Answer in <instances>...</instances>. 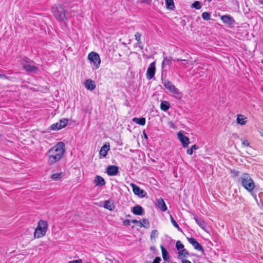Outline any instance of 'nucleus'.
I'll return each mask as SVG.
<instances>
[{
  "mask_svg": "<svg viewBox=\"0 0 263 263\" xmlns=\"http://www.w3.org/2000/svg\"><path fill=\"white\" fill-rule=\"evenodd\" d=\"M106 172L109 176H116L119 173V168L116 165H109L107 167Z\"/></svg>",
  "mask_w": 263,
  "mask_h": 263,
  "instance_id": "11",
  "label": "nucleus"
},
{
  "mask_svg": "<svg viewBox=\"0 0 263 263\" xmlns=\"http://www.w3.org/2000/svg\"><path fill=\"white\" fill-rule=\"evenodd\" d=\"M161 260V259L160 257H156L154 260L153 261V263H160Z\"/></svg>",
  "mask_w": 263,
  "mask_h": 263,
  "instance_id": "42",
  "label": "nucleus"
},
{
  "mask_svg": "<svg viewBox=\"0 0 263 263\" xmlns=\"http://www.w3.org/2000/svg\"><path fill=\"white\" fill-rule=\"evenodd\" d=\"M221 20L225 24L229 25H232L234 24L235 21L234 18L230 15H224L221 16Z\"/></svg>",
  "mask_w": 263,
  "mask_h": 263,
  "instance_id": "13",
  "label": "nucleus"
},
{
  "mask_svg": "<svg viewBox=\"0 0 263 263\" xmlns=\"http://www.w3.org/2000/svg\"><path fill=\"white\" fill-rule=\"evenodd\" d=\"M88 59L93 63L96 69L100 67L101 63V60L99 54L95 52H91L88 54Z\"/></svg>",
  "mask_w": 263,
  "mask_h": 263,
  "instance_id": "6",
  "label": "nucleus"
},
{
  "mask_svg": "<svg viewBox=\"0 0 263 263\" xmlns=\"http://www.w3.org/2000/svg\"><path fill=\"white\" fill-rule=\"evenodd\" d=\"M139 226L140 227H144L147 229L149 227V222L147 219H142L139 221Z\"/></svg>",
  "mask_w": 263,
  "mask_h": 263,
  "instance_id": "28",
  "label": "nucleus"
},
{
  "mask_svg": "<svg viewBox=\"0 0 263 263\" xmlns=\"http://www.w3.org/2000/svg\"><path fill=\"white\" fill-rule=\"evenodd\" d=\"M132 222L133 223H139V221L137 220H136V219H133L132 220Z\"/></svg>",
  "mask_w": 263,
  "mask_h": 263,
  "instance_id": "46",
  "label": "nucleus"
},
{
  "mask_svg": "<svg viewBox=\"0 0 263 263\" xmlns=\"http://www.w3.org/2000/svg\"><path fill=\"white\" fill-rule=\"evenodd\" d=\"M181 60L179 59H177V60H176L175 61H180Z\"/></svg>",
  "mask_w": 263,
  "mask_h": 263,
  "instance_id": "50",
  "label": "nucleus"
},
{
  "mask_svg": "<svg viewBox=\"0 0 263 263\" xmlns=\"http://www.w3.org/2000/svg\"><path fill=\"white\" fill-rule=\"evenodd\" d=\"M170 219H171V222L173 224V225L177 229V230L180 231V232H182V229L179 227V225L177 224V223L176 222V221L175 220V219H174L173 217L171 215L170 216Z\"/></svg>",
  "mask_w": 263,
  "mask_h": 263,
  "instance_id": "31",
  "label": "nucleus"
},
{
  "mask_svg": "<svg viewBox=\"0 0 263 263\" xmlns=\"http://www.w3.org/2000/svg\"><path fill=\"white\" fill-rule=\"evenodd\" d=\"M178 138L181 142L182 146L184 148L188 147L190 143V139L187 137L179 133L178 134Z\"/></svg>",
  "mask_w": 263,
  "mask_h": 263,
  "instance_id": "10",
  "label": "nucleus"
},
{
  "mask_svg": "<svg viewBox=\"0 0 263 263\" xmlns=\"http://www.w3.org/2000/svg\"><path fill=\"white\" fill-rule=\"evenodd\" d=\"M231 174L233 177L238 176L239 174V172L236 170H231Z\"/></svg>",
  "mask_w": 263,
  "mask_h": 263,
  "instance_id": "39",
  "label": "nucleus"
},
{
  "mask_svg": "<svg viewBox=\"0 0 263 263\" xmlns=\"http://www.w3.org/2000/svg\"><path fill=\"white\" fill-rule=\"evenodd\" d=\"M202 17L203 20L205 21H209L211 18V14L210 13L207 12H204L202 14Z\"/></svg>",
  "mask_w": 263,
  "mask_h": 263,
  "instance_id": "34",
  "label": "nucleus"
},
{
  "mask_svg": "<svg viewBox=\"0 0 263 263\" xmlns=\"http://www.w3.org/2000/svg\"><path fill=\"white\" fill-rule=\"evenodd\" d=\"M104 208L109 210H112V204L110 203V202L108 200H106L104 202Z\"/></svg>",
  "mask_w": 263,
  "mask_h": 263,
  "instance_id": "33",
  "label": "nucleus"
},
{
  "mask_svg": "<svg viewBox=\"0 0 263 263\" xmlns=\"http://www.w3.org/2000/svg\"><path fill=\"white\" fill-rule=\"evenodd\" d=\"M259 1L261 4H263V0H259Z\"/></svg>",
  "mask_w": 263,
  "mask_h": 263,
  "instance_id": "49",
  "label": "nucleus"
},
{
  "mask_svg": "<svg viewBox=\"0 0 263 263\" xmlns=\"http://www.w3.org/2000/svg\"><path fill=\"white\" fill-rule=\"evenodd\" d=\"M176 87H175V86L174 84H173L168 90L171 93V92H172L175 89H176Z\"/></svg>",
  "mask_w": 263,
  "mask_h": 263,
  "instance_id": "43",
  "label": "nucleus"
},
{
  "mask_svg": "<svg viewBox=\"0 0 263 263\" xmlns=\"http://www.w3.org/2000/svg\"><path fill=\"white\" fill-rule=\"evenodd\" d=\"M178 255L180 258L187 257L189 255V253L186 249L184 248L182 250L179 251Z\"/></svg>",
  "mask_w": 263,
  "mask_h": 263,
  "instance_id": "29",
  "label": "nucleus"
},
{
  "mask_svg": "<svg viewBox=\"0 0 263 263\" xmlns=\"http://www.w3.org/2000/svg\"><path fill=\"white\" fill-rule=\"evenodd\" d=\"M64 153V143L62 142H58L48 151V163L52 165L58 162L62 158Z\"/></svg>",
  "mask_w": 263,
  "mask_h": 263,
  "instance_id": "1",
  "label": "nucleus"
},
{
  "mask_svg": "<svg viewBox=\"0 0 263 263\" xmlns=\"http://www.w3.org/2000/svg\"><path fill=\"white\" fill-rule=\"evenodd\" d=\"M94 183L96 186L101 187L105 184V180L100 176L97 175L95 177Z\"/></svg>",
  "mask_w": 263,
  "mask_h": 263,
  "instance_id": "16",
  "label": "nucleus"
},
{
  "mask_svg": "<svg viewBox=\"0 0 263 263\" xmlns=\"http://www.w3.org/2000/svg\"><path fill=\"white\" fill-rule=\"evenodd\" d=\"M131 186L133 189V191L135 195H138L141 198L144 197L146 196V193L136 184L132 183Z\"/></svg>",
  "mask_w": 263,
  "mask_h": 263,
  "instance_id": "9",
  "label": "nucleus"
},
{
  "mask_svg": "<svg viewBox=\"0 0 263 263\" xmlns=\"http://www.w3.org/2000/svg\"><path fill=\"white\" fill-rule=\"evenodd\" d=\"M193 8H194L197 10L200 9L201 8L200 2L199 1H195L192 5Z\"/></svg>",
  "mask_w": 263,
  "mask_h": 263,
  "instance_id": "36",
  "label": "nucleus"
},
{
  "mask_svg": "<svg viewBox=\"0 0 263 263\" xmlns=\"http://www.w3.org/2000/svg\"><path fill=\"white\" fill-rule=\"evenodd\" d=\"M242 186L249 192H252L255 187L253 180L247 173L243 174L240 177Z\"/></svg>",
  "mask_w": 263,
  "mask_h": 263,
  "instance_id": "3",
  "label": "nucleus"
},
{
  "mask_svg": "<svg viewBox=\"0 0 263 263\" xmlns=\"http://www.w3.org/2000/svg\"><path fill=\"white\" fill-rule=\"evenodd\" d=\"M158 234V232L157 230H153L152 231V232H151V240H153V239H155V237L157 236Z\"/></svg>",
  "mask_w": 263,
  "mask_h": 263,
  "instance_id": "38",
  "label": "nucleus"
},
{
  "mask_svg": "<svg viewBox=\"0 0 263 263\" xmlns=\"http://www.w3.org/2000/svg\"><path fill=\"white\" fill-rule=\"evenodd\" d=\"M176 249L179 251L184 249L183 245L179 240L177 241L176 243Z\"/></svg>",
  "mask_w": 263,
  "mask_h": 263,
  "instance_id": "35",
  "label": "nucleus"
},
{
  "mask_svg": "<svg viewBox=\"0 0 263 263\" xmlns=\"http://www.w3.org/2000/svg\"><path fill=\"white\" fill-rule=\"evenodd\" d=\"M163 85L167 89H168L173 84L171 82L166 80L164 81Z\"/></svg>",
  "mask_w": 263,
  "mask_h": 263,
  "instance_id": "37",
  "label": "nucleus"
},
{
  "mask_svg": "<svg viewBox=\"0 0 263 263\" xmlns=\"http://www.w3.org/2000/svg\"><path fill=\"white\" fill-rule=\"evenodd\" d=\"M48 229V223L46 221L41 220L38 222L36 228L35 229L34 237L40 238L44 236Z\"/></svg>",
  "mask_w": 263,
  "mask_h": 263,
  "instance_id": "2",
  "label": "nucleus"
},
{
  "mask_svg": "<svg viewBox=\"0 0 263 263\" xmlns=\"http://www.w3.org/2000/svg\"><path fill=\"white\" fill-rule=\"evenodd\" d=\"M262 89H263V88Z\"/></svg>",
  "mask_w": 263,
  "mask_h": 263,
  "instance_id": "54",
  "label": "nucleus"
},
{
  "mask_svg": "<svg viewBox=\"0 0 263 263\" xmlns=\"http://www.w3.org/2000/svg\"><path fill=\"white\" fill-rule=\"evenodd\" d=\"M194 219L197 222V223L198 224V226L202 228V229L204 230L206 227V223L204 222L203 220L202 219L199 218L197 215H194Z\"/></svg>",
  "mask_w": 263,
  "mask_h": 263,
  "instance_id": "19",
  "label": "nucleus"
},
{
  "mask_svg": "<svg viewBox=\"0 0 263 263\" xmlns=\"http://www.w3.org/2000/svg\"><path fill=\"white\" fill-rule=\"evenodd\" d=\"M68 263H82V260L81 259H79L77 260L70 261Z\"/></svg>",
  "mask_w": 263,
  "mask_h": 263,
  "instance_id": "40",
  "label": "nucleus"
},
{
  "mask_svg": "<svg viewBox=\"0 0 263 263\" xmlns=\"http://www.w3.org/2000/svg\"><path fill=\"white\" fill-rule=\"evenodd\" d=\"M109 150V145L105 144L101 147L99 152V154L103 157H105L107 155V152Z\"/></svg>",
  "mask_w": 263,
  "mask_h": 263,
  "instance_id": "20",
  "label": "nucleus"
},
{
  "mask_svg": "<svg viewBox=\"0 0 263 263\" xmlns=\"http://www.w3.org/2000/svg\"><path fill=\"white\" fill-rule=\"evenodd\" d=\"M155 72H156L155 62H154L150 64L148 68H147L146 73L147 79H148V80L152 79L155 76Z\"/></svg>",
  "mask_w": 263,
  "mask_h": 263,
  "instance_id": "8",
  "label": "nucleus"
},
{
  "mask_svg": "<svg viewBox=\"0 0 263 263\" xmlns=\"http://www.w3.org/2000/svg\"><path fill=\"white\" fill-rule=\"evenodd\" d=\"M52 12L57 20L59 21H63L65 18V10L61 5L53 7L52 8Z\"/></svg>",
  "mask_w": 263,
  "mask_h": 263,
  "instance_id": "5",
  "label": "nucleus"
},
{
  "mask_svg": "<svg viewBox=\"0 0 263 263\" xmlns=\"http://www.w3.org/2000/svg\"><path fill=\"white\" fill-rule=\"evenodd\" d=\"M141 36V34L138 32H136L135 35V39L137 41V43L139 44V47L141 48V49H143V46L142 45Z\"/></svg>",
  "mask_w": 263,
  "mask_h": 263,
  "instance_id": "27",
  "label": "nucleus"
},
{
  "mask_svg": "<svg viewBox=\"0 0 263 263\" xmlns=\"http://www.w3.org/2000/svg\"><path fill=\"white\" fill-rule=\"evenodd\" d=\"M182 263H192L190 261L186 260V259H182Z\"/></svg>",
  "mask_w": 263,
  "mask_h": 263,
  "instance_id": "45",
  "label": "nucleus"
},
{
  "mask_svg": "<svg viewBox=\"0 0 263 263\" xmlns=\"http://www.w3.org/2000/svg\"><path fill=\"white\" fill-rule=\"evenodd\" d=\"M172 95L176 99L180 100L182 97V93L179 91L178 89L176 88L172 92H171Z\"/></svg>",
  "mask_w": 263,
  "mask_h": 263,
  "instance_id": "24",
  "label": "nucleus"
},
{
  "mask_svg": "<svg viewBox=\"0 0 263 263\" xmlns=\"http://www.w3.org/2000/svg\"><path fill=\"white\" fill-rule=\"evenodd\" d=\"M199 147L197 146L196 144H194L191 146V148L187 149L186 151V153L188 155H191L193 154L194 151L198 149Z\"/></svg>",
  "mask_w": 263,
  "mask_h": 263,
  "instance_id": "32",
  "label": "nucleus"
},
{
  "mask_svg": "<svg viewBox=\"0 0 263 263\" xmlns=\"http://www.w3.org/2000/svg\"><path fill=\"white\" fill-rule=\"evenodd\" d=\"M84 86L86 89L90 90H93L96 88L94 82L90 79H87L85 81Z\"/></svg>",
  "mask_w": 263,
  "mask_h": 263,
  "instance_id": "17",
  "label": "nucleus"
},
{
  "mask_svg": "<svg viewBox=\"0 0 263 263\" xmlns=\"http://www.w3.org/2000/svg\"><path fill=\"white\" fill-rule=\"evenodd\" d=\"M165 3L167 9L173 10L175 8L173 0H165Z\"/></svg>",
  "mask_w": 263,
  "mask_h": 263,
  "instance_id": "26",
  "label": "nucleus"
},
{
  "mask_svg": "<svg viewBox=\"0 0 263 263\" xmlns=\"http://www.w3.org/2000/svg\"><path fill=\"white\" fill-rule=\"evenodd\" d=\"M180 61H183L184 62H186V63H189V62H188L187 60H185V59L181 60Z\"/></svg>",
  "mask_w": 263,
  "mask_h": 263,
  "instance_id": "48",
  "label": "nucleus"
},
{
  "mask_svg": "<svg viewBox=\"0 0 263 263\" xmlns=\"http://www.w3.org/2000/svg\"><path fill=\"white\" fill-rule=\"evenodd\" d=\"M261 136L263 137V133H261Z\"/></svg>",
  "mask_w": 263,
  "mask_h": 263,
  "instance_id": "53",
  "label": "nucleus"
},
{
  "mask_svg": "<svg viewBox=\"0 0 263 263\" xmlns=\"http://www.w3.org/2000/svg\"><path fill=\"white\" fill-rule=\"evenodd\" d=\"M206 1H208V2H210L212 1V0H205Z\"/></svg>",
  "mask_w": 263,
  "mask_h": 263,
  "instance_id": "51",
  "label": "nucleus"
},
{
  "mask_svg": "<svg viewBox=\"0 0 263 263\" xmlns=\"http://www.w3.org/2000/svg\"><path fill=\"white\" fill-rule=\"evenodd\" d=\"M63 176V173H55L52 174L51 176L52 179L55 181L60 180Z\"/></svg>",
  "mask_w": 263,
  "mask_h": 263,
  "instance_id": "30",
  "label": "nucleus"
},
{
  "mask_svg": "<svg viewBox=\"0 0 263 263\" xmlns=\"http://www.w3.org/2000/svg\"><path fill=\"white\" fill-rule=\"evenodd\" d=\"M156 206L160 209L162 212H164L167 210V206L162 198H160L157 200Z\"/></svg>",
  "mask_w": 263,
  "mask_h": 263,
  "instance_id": "15",
  "label": "nucleus"
},
{
  "mask_svg": "<svg viewBox=\"0 0 263 263\" xmlns=\"http://www.w3.org/2000/svg\"><path fill=\"white\" fill-rule=\"evenodd\" d=\"M23 68L28 72L36 73L39 71V68L35 66V63L29 59L22 61Z\"/></svg>",
  "mask_w": 263,
  "mask_h": 263,
  "instance_id": "4",
  "label": "nucleus"
},
{
  "mask_svg": "<svg viewBox=\"0 0 263 263\" xmlns=\"http://www.w3.org/2000/svg\"><path fill=\"white\" fill-rule=\"evenodd\" d=\"M133 122L140 125H144L146 123V119L145 118H137L135 117L132 119Z\"/></svg>",
  "mask_w": 263,
  "mask_h": 263,
  "instance_id": "22",
  "label": "nucleus"
},
{
  "mask_svg": "<svg viewBox=\"0 0 263 263\" xmlns=\"http://www.w3.org/2000/svg\"><path fill=\"white\" fill-rule=\"evenodd\" d=\"M187 240H188L189 242L191 244H192V245L194 247V248L196 250L200 251L202 252L204 251L203 247L201 246V245L199 243H198L196 241V240L195 238H192V237L187 238Z\"/></svg>",
  "mask_w": 263,
  "mask_h": 263,
  "instance_id": "12",
  "label": "nucleus"
},
{
  "mask_svg": "<svg viewBox=\"0 0 263 263\" xmlns=\"http://www.w3.org/2000/svg\"><path fill=\"white\" fill-rule=\"evenodd\" d=\"M68 120L67 119L63 118L59 122L53 124L50 127V129L52 130H60L64 128L68 124Z\"/></svg>",
  "mask_w": 263,
  "mask_h": 263,
  "instance_id": "7",
  "label": "nucleus"
},
{
  "mask_svg": "<svg viewBox=\"0 0 263 263\" xmlns=\"http://www.w3.org/2000/svg\"><path fill=\"white\" fill-rule=\"evenodd\" d=\"M151 250H154V248L153 247H152L151 248Z\"/></svg>",
  "mask_w": 263,
  "mask_h": 263,
  "instance_id": "52",
  "label": "nucleus"
},
{
  "mask_svg": "<svg viewBox=\"0 0 263 263\" xmlns=\"http://www.w3.org/2000/svg\"><path fill=\"white\" fill-rule=\"evenodd\" d=\"M132 212L136 215H142L144 214L143 208L139 205H137L133 208Z\"/></svg>",
  "mask_w": 263,
  "mask_h": 263,
  "instance_id": "18",
  "label": "nucleus"
},
{
  "mask_svg": "<svg viewBox=\"0 0 263 263\" xmlns=\"http://www.w3.org/2000/svg\"><path fill=\"white\" fill-rule=\"evenodd\" d=\"M123 223L124 226H128L130 225V221L128 219H125L123 221Z\"/></svg>",
  "mask_w": 263,
  "mask_h": 263,
  "instance_id": "41",
  "label": "nucleus"
},
{
  "mask_svg": "<svg viewBox=\"0 0 263 263\" xmlns=\"http://www.w3.org/2000/svg\"><path fill=\"white\" fill-rule=\"evenodd\" d=\"M170 108V104L168 101H162L161 102L160 108L162 110L166 111Z\"/></svg>",
  "mask_w": 263,
  "mask_h": 263,
  "instance_id": "23",
  "label": "nucleus"
},
{
  "mask_svg": "<svg viewBox=\"0 0 263 263\" xmlns=\"http://www.w3.org/2000/svg\"><path fill=\"white\" fill-rule=\"evenodd\" d=\"M163 60L162 62L161 67L164 69L167 65H170L173 61L172 58L170 56H165L163 53Z\"/></svg>",
  "mask_w": 263,
  "mask_h": 263,
  "instance_id": "14",
  "label": "nucleus"
},
{
  "mask_svg": "<svg viewBox=\"0 0 263 263\" xmlns=\"http://www.w3.org/2000/svg\"><path fill=\"white\" fill-rule=\"evenodd\" d=\"M143 133L144 137L145 139H147V136L146 134L145 133V131H143Z\"/></svg>",
  "mask_w": 263,
  "mask_h": 263,
  "instance_id": "47",
  "label": "nucleus"
},
{
  "mask_svg": "<svg viewBox=\"0 0 263 263\" xmlns=\"http://www.w3.org/2000/svg\"><path fill=\"white\" fill-rule=\"evenodd\" d=\"M161 251H162V255L163 259L164 261H168L169 259V255L168 254V252L167 250L165 249V248L163 246H161L160 247Z\"/></svg>",
  "mask_w": 263,
  "mask_h": 263,
  "instance_id": "25",
  "label": "nucleus"
},
{
  "mask_svg": "<svg viewBox=\"0 0 263 263\" xmlns=\"http://www.w3.org/2000/svg\"><path fill=\"white\" fill-rule=\"evenodd\" d=\"M237 123L238 124L243 125L246 124L247 122V118L241 114H239L237 116L236 119Z\"/></svg>",
  "mask_w": 263,
  "mask_h": 263,
  "instance_id": "21",
  "label": "nucleus"
},
{
  "mask_svg": "<svg viewBox=\"0 0 263 263\" xmlns=\"http://www.w3.org/2000/svg\"><path fill=\"white\" fill-rule=\"evenodd\" d=\"M242 144L245 146H249V143L248 140H244L242 142Z\"/></svg>",
  "mask_w": 263,
  "mask_h": 263,
  "instance_id": "44",
  "label": "nucleus"
}]
</instances>
